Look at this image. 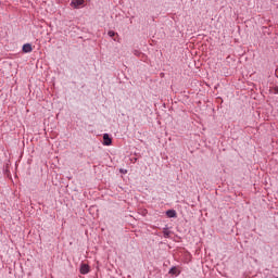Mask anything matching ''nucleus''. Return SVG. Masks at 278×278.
Wrapping results in <instances>:
<instances>
[{"label":"nucleus","instance_id":"nucleus-1","mask_svg":"<svg viewBox=\"0 0 278 278\" xmlns=\"http://www.w3.org/2000/svg\"><path fill=\"white\" fill-rule=\"evenodd\" d=\"M84 3H86V0H72L70 5L71 8H74V10H79Z\"/></svg>","mask_w":278,"mask_h":278},{"label":"nucleus","instance_id":"nucleus-2","mask_svg":"<svg viewBox=\"0 0 278 278\" xmlns=\"http://www.w3.org/2000/svg\"><path fill=\"white\" fill-rule=\"evenodd\" d=\"M79 270H80V275H88V273H90V265L81 264Z\"/></svg>","mask_w":278,"mask_h":278},{"label":"nucleus","instance_id":"nucleus-3","mask_svg":"<svg viewBox=\"0 0 278 278\" xmlns=\"http://www.w3.org/2000/svg\"><path fill=\"white\" fill-rule=\"evenodd\" d=\"M23 53H31L34 51V48L31 47V43H24L22 47Z\"/></svg>","mask_w":278,"mask_h":278},{"label":"nucleus","instance_id":"nucleus-4","mask_svg":"<svg viewBox=\"0 0 278 278\" xmlns=\"http://www.w3.org/2000/svg\"><path fill=\"white\" fill-rule=\"evenodd\" d=\"M103 144L104 147H110L112 144V137L109 134L103 135Z\"/></svg>","mask_w":278,"mask_h":278},{"label":"nucleus","instance_id":"nucleus-5","mask_svg":"<svg viewBox=\"0 0 278 278\" xmlns=\"http://www.w3.org/2000/svg\"><path fill=\"white\" fill-rule=\"evenodd\" d=\"M168 275H175V277H179V275H181V270L177 269V266H173L169 269Z\"/></svg>","mask_w":278,"mask_h":278},{"label":"nucleus","instance_id":"nucleus-6","mask_svg":"<svg viewBox=\"0 0 278 278\" xmlns=\"http://www.w3.org/2000/svg\"><path fill=\"white\" fill-rule=\"evenodd\" d=\"M167 218H177V211L175 210H168L166 211Z\"/></svg>","mask_w":278,"mask_h":278},{"label":"nucleus","instance_id":"nucleus-7","mask_svg":"<svg viewBox=\"0 0 278 278\" xmlns=\"http://www.w3.org/2000/svg\"><path fill=\"white\" fill-rule=\"evenodd\" d=\"M163 236L164 238H170V230H168V227L163 228Z\"/></svg>","mask_w":278,"mask_h":278},{"label":"nucleus","instance_id":"nucleus-8","mask_svg":"<svg viewBox=\"0 0 278 278\" xmlns=\"http://www.w3.org/2000/svg\"><path fill=\"white\" fill-rule=\"evenodd\" d=\"M108 36H110V38H114L116 36V31L114 30H109L108 31Z\"/></svg>","mask_w":278,"mask_h":278},{"label":"nucleus","instance_id":"nucleus-9","mask_svg":"<svg viewBox=\"0 0 278 278\" xmlns=\"http://www.w3.org/2000/svg\"><path fill=\"white\" fill-rule=\"evenodd\" d=\"M132 53H134V55H136L137 58H140V55H142V52H140V50H134Z\"/></svg>","mask_w":278,"mask_h":278},{"label":"nucleus","instance_id":"nucleus-10","mask_svg":"<svg viewBox=\"0 0 278 278\" xmlns=\"http://www.w3.org/2000/svg\"><path fill=\"white\" fill-rule=\"evenodd\" d=\"M274 90H275V94H278V87H276Z\"/></svg>","mask_w":278,"mask_h":278},{"label":"nucleus","instance_id":"nucleus-11","mask_svg":"<svg viewBox=\"0 0 278 278\" xmlns=\"http://www.w3.org/2000/svg\"><path fill=\"white\" fill-rule=\"evenodd\" d=\"M276 77L278 78V72H276Z\"/></svg>","mask_w":278,"mask_h":278}]
</instances>
